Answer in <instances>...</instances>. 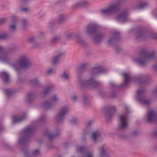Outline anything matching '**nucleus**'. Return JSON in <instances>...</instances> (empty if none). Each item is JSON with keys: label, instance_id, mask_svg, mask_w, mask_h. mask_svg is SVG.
Returning a JSON list of instances; mask_svg holds the SVG:
<instances>
[{"label": "nucleus", "instance_id": "obj_1", "mask_svg": "<svg viewBox=\"0 0 157 157\" xmlns=\"http://www.w3.org/2000/svg\"><path fill=\"white\" fill-rule=\"evenodd\" d=\"M11 60L0 59V63L12 66L17 71L28 67L31 64L29 59H18L15 63H12Z\"/></svg>", "mask_w": 157, "mask_h": 157}, {"label": "nucleus", "instance_id": "obj_2", "mask_svg": "<svg viewBox=\"0 0 157 157\" xmlns=\"http://www.w3.org/2000/svg\"><path fill=\"white\" fill-rule=\"evenodd\" d=\"M123 75L124 78L122 85V87L128 86L129 84L132 81L138 82L140 83H143L145 81L146 78V76L144 75L139 76L138 79L133 78L132 77L131 74L129 73H123Z\"/></svg>", "mask_w": 157, "mask_h": 157}, {"label": "nucleus", "instance_id": "obj_3", "mask_svg": "<svg viewBox=\"0 0 157 157\" xmlns=\"http://www.w3.org/2000/svg\"><path fill=\"white\" fill-rule=\"evenodd\" d=\"M96 26L91 24L87 27L86 31L88 35H94V40L95 42L98 43L101 40L102 36L100 34L96 33Z\"/></svg>", "mask_w": 157, "mask_h": 157}, {"label": "nucleus", "instance_id": "obj_4", "mask_svg": "<svg viewBox=\"0 0 157 157\" xmlns=\"http://www.w3.org/2000/svg\"><path fill=\"white\" fill-rule=\"evenodd\" d=\"M120 0H115L111 4L108 8L101 11V13L105 15H109L119 10Z\"/></svg>", "mask_w": 157, "mask_h": 157}, {"label": "nucleus", "instance_id": "obj_5", "mask_svg": "<svg viewBox=\"0 0 157 157\" xmlns=\"http://www.w3.org/2000/svg\"><path fill=\"white\" fill-rule=\"evenodd\" d=\"M125 112L120 116L121 122L119 128L121 129L128 127V117L129 113V108L128 106L125 107Z\"/></svg>", "mask_w": 157, "mask_h": 157}, {"label": "nucleus", "instance_id": "obj_6", "mask_svg": "<svg viewBox=\"0 0 157 157\" xmlns=\"http://www.w3.org/2000/svg\"><path fill=\"white\" fill-rule=\"evenodd\" d=\"M80 84L82 86H90L95 87L98 84V82L96 81L94 78H91L88 80H80Z\"/></svg>", "mask_w": 157, "mask_h": 157}, {"label": "nucleus", "instance_id": "obj_7", "mask_svg": "<svg viewBox=\"0 0 157 157\" xmlns=\"http://www.w3.org/2000/svg\"><path fill=\"white\" fill-rule=\"evenodd\" d=\"M144 93L145 90H138L137 92V99L142 104L148 105L150 103L151 101L145 99Z\"/></svg>", "mask_w": 157, "mask_h": 157}, {"label": "nucleus", "instance_id": "obj_8", "mask_svg": "<svg viewBox=\"0 0 157 157\" xmlns=\"http://www.w3.org/2000/svg\"><path fill=\"white\" fill-rule=\"evenodd\" d=\"M76 150L79 152L82 153L84 157H92V153L88 151V148L86 146L84 147H77Z\"/></svg>", "mask_w": 157, "mask_h": 157}, {"label": "nucleus", "instance_id": "obj_9", "mask_svg": "<svg viewBox=\"0 0 157 157\" xmlns=\"http://www.w3.org/2000/svg\"><path fill=\"white\" fill-rule=\"evenodd\" d=\"M58 98L56 94L54 95L52 98L49 100L44 102L43 104V107L46 109H49L53 103L57 101Z\"/></svg>", "mask_w": 157, "mask_h": 157}, {"label": "nucleus", "instance_id": "obj_10", "mask_svg": "<svg viewBox=\"0 0 157 157\" xmlns=\"http://www.w3.org/2000/svg\"><path fill=\"white\" fill-rule=\"evenodd\" d=\"M147 119L149 122L157 121V113L153 110H150L147 113Z\"/></svg>", "mask_w": 157, "mask_h": 157}, {"label": "nucleus", "instance_id": "obj_11", "mask_svg": "<svg viewBox=\"0 0 157 157\" xmlns=\"http://www.w3.org/2000/svg\"><path fill=\"white\" fill-rule=\"evenodd\" d=\"M128 16V13L125 11L119 14L117 17V21L120 23H124L126 21Z\"/></svg>", "mask_w": 157, "mask_h": 157}, {"label": "nucleus", "instance_id": "obj_12", "mask_svg": "<svg viewBox=\"0 0 157 157\" xmlns=\"http://www.w3.org/2000/svg\"><path fill=\"white\" fill-rule=\"evenodd\" d=\"M68 111V109L67 107H65L62 108L59 113L56 116L57 119L58 121H61L63 119L65 114Z\"/></svg>", "mask_w": 157, "mask_h": 157}, {"label": "nucleus", "instance_id": "obj_13", "mask_svg": "<svg viewBox=\"0 0 157 157\" xmlns=\"http://www.w3.org/2000/svg\"><path fill=\"white\" fill-rule=\"evenodd\" d=\"M12 22L10 25L9 28L10 30L13 32L15 31L17 29V18L15 16H12L11 17Z\"/></svg>", "mask_w": 157, "mask_h": 157}, {"label": "nucleus", "instance_id": "obj_14", "mask_svg": "<svg viewBox=\"0 0 157 157\" xmlns=\"http://www.w3.org/2000/svg\"><path fill=\"white\" fill-rule=\"evenodd\" d=\"M92 71L95 74L105 72L104 68L101 66L98 65H96L93 67Z\"/></svg>", "mask_w": 157, "mask_h": 157}, {"label": "nucleus", "instance_id": "obj_15", "mask_svg": "<svg viewBox=\"0 0 157 157\" xmlns=\"http://www.w3.org/2000/svg\"><path fill=\"white\" fill-rule=\"evenodd\" d=\"M0 78L6 82H9V75L5 71H2L0 73Z\"/></svg>", "mask_w": 157, "mask_h": 157}, {"label": "nucleus", "instance_id": "obj_16", "mask_svg": "<svg viewBox=\"0 0 157 157\" xmlns=\"http://www.w3.org/2000/svg\"><path fill=\"white\" fill-rule=\"evenodd\" d=\"M148 59H133V62L140 66H144L147 63Z\"/></svg>", "mask_w": 157, "mask_h": 157}, {"label": "nucleus", "instance_id": "obj_17", "mask_svg": "<svg viewBox=\"0 0 157 157\" xmlns=\"http://www.w3.org/2000/svg\"><path fill=\"white\" fill-rule=\"evenodd\" d=\"M34 129L33 126H29L23 131L24 133L27 135H30L32 133Z\"/></svg>", "mask_w": 157, "mask_h": 157}, {"label": "nucleus", "instance_id": "obj_18", "mask_svg": "<svg viewBox=\"0 0 157 157\" xmlns=\"http://www.w3.org/2000/svg\"><path fill=\"white\" fill-rule=\"evenodd\" d=\"M2 48L0 45V51L2 50ZM10 54L7 52H0V59H6L10 57Z\"/></svg>", "mask_w": 157, "mask_h": 157}, {"label": "nucleus", "instance_id": "obj_19", "mask_svg": "<svg viewBox=\"0 0 157 157\" xmlns=\"http://www.w3.org/2000/svg\"><path fill=\"white\" fill-rule=\"evenodd\" d=\"M26 117L25 114H23L21 117L18 118L17 116H13L12 117V122L13 124L21 121Z\"/></svg>", "mask_w": 157, "mask_h": 157}, {"label": "nucleus", "instance_id": "obj_20", "mask_svg": "<svg viewBox=\"0 0 157 157\" xmlns=\"http://www.w3.org/2000/svg\"><path fill=\"white\" fill-rule=\"evenodd\" d=\"M99 150L100 157H106L107 156V154H106V151L103 146L100 147L99 148Z\"/></svg>", "mask_w": 157, "mask_h": 157}, {"label": "nucleus", "instance_id": "obj_21", "mask_svg": "<svg viewBox=\"0 0 157 157\" xmlns=\"http://www.w3.org/2000/svg\"><path fill=\"white\" fill-rule=\"evenodd\" d=\"M100 135V133L98 131L94 132L92 135V139L94 141H96Z\"/></svg>", "mask_w": 157, "mask_h": 157}, {"label": "nucleus", "instance_id": "obj_22", "mask_svg": "<svg viewBox=\"0 0 157 157\" xmlns=\"http://www.w3.org/2000/svg\"><path fill=\"white\" fill-rule=\"evenodd\" d=\"M45 136H47L50 139H52L57 136L56 134H51L50 132L48 131H47L44 133Z\"/></svg>", "mask_w": 157, "mask_h": 157}, {"label": "nucleus", "instance_id": "obj_23", "mask_svg": "<svg viewBox=\"0 0 157 157\" xmlns=\"http://www.w3.org/2000/svg\"><path fill=\"white\" fill-rule=\"evenodd\" d=\"M142 53H144L145 56L149 58H156L155 52H153L149 54L143 52H142Z\"/></svg>", "mask_w": 157, "mask_h": 157}, {"label": "nucleus", "instance_id": "obj_24", "mask_svg": "<svg viewBox=\"0 0 157 157\" xmlns=\"http://www.w3.org/2000/svg\"><path fill=\"white\" fill-rule=\"evenodd\" d=\"M4 92L8 98L12 95L14 93L13 91L10 89H5Z\"/></svg>", "mask_w": 157, "mask_h": 157}, {"label": "nucleus", "instance_id": "obj_25", "mask_svg": "<svg viewBox=\"0 0 157 157\" xmlns=\"http://www.w3.org/2000/svg\"><path fill=\"white\" fill-rule=\"evenodd\" d=\"M64 55V53L62 52H57L55 56L54 59L62 58Z\"/></svg>", "mask_w": 157, "mask_h": 157}, {"label": "nucleus", "instance_id": "obj_26", "mask_svg": "<svg viewBox=\"0 0 157 157\" xmlns=\"http://www.w3.org/2000/svg\"><path fill=\"white\" fill-rule=\"evenodd\" d=\"M87 2L85 0H81L76 4V7H79L83 6L87 4Z\"/></svg>", "mask_w": 157, "mask_h": 157}, {"label": "nucleus", "instance_id": "obj_27", "mask_svg": "<svg viewBox=\"0 0 157 157\" xmlns=\"http://www.w3.org/2000/svg\"><path fill=\"white\" fill-rule=\"evenodd\" d=\"M116 111V109L114 106H111L109 107L106 109V111L109 114L113 113L114 112Z\"/></svg>", "mask_w": 157, "mask_h": 157}, {"label": "nucleus", "instance_id": "obj_28", "mask_svg": "<svg viewBox=\"0 0 157 157\" xmlns=\"http://www.w3.org/2000/svg\"><path fill=\"white\" fill-rule=\"evenodd\" d=\"M60 38L61 37L59 36H55L52 38L51 41L52 43H55L59 40Z\"/></svg>", "mask_w": 157, "mask_h": 157}, {"label": "nucleus", "instance_id": "obj_29", "mask_svg": "<svg viewBox=\"0 0 157 157\" xmlns=\"http://www.w3.org/2000/svg\"><path fill=\"white\" fill-rule=\"evenodd\" d=\"M119 32L117 33H116L114 35L112 36L109 39V43H110L111 41L113 40H114L115 39H116L117 37V36H118V34H119Z\"/></svg>", "mask_w": 157, "mask_h": 157}, {"label": "nucleus", "instance_id": "obj_30", "mask_svg": "<svg viewBox=\"0 0 157 157\" xmlns=\"http://www.w3.org/2000/svg\"><path fill=\"white\" fill-rule=\"evenodd\" d=\"M34 96L35 95L33 93H32L28 94L27 98L28 101H30L34 98Z\"/></svg>", "mask_w": 157, "mask_h": 157}, {"label": "nucleus", "instance_id": "obj_31", "mask_svg": "<svg viewBox=\"0 0 157 157\" xmlns=\"http://www.w3.org/2000/svg\"><path fill=\"white\" fill-rule=\"evenodd\" d=\"M30 82L33 85H37L39 83V81L37 78H36L31 80Z\"/></svg>", "mask_w": 157, "mask_h": 157}, {"label": "nucleus", "instance_id": "obj_32", "mask_svg": "<svg viewBox=\"0 0 157 157\" xmlns=\"http://www.w3.org/2000/svg\"><path fill=\"white\" fill-rule=\"evenodd\" d=\"M66 19L65 16L63 14H60L59 17V21L60 22H61L64 21Z\"/></svg>", "mask_w": 157, "mask_h": 157}, {"label": "nucleus", "instance_id": "obj_33", "mask_svg": "<svg viewBox=\"0 0 157 157\" xmlns=\"http://www.w3.org/2000/svg\"><path fill=\"white\" fill-rule=\"evenodd\" d=\"M51 86L48 87L46 88L44 92V95H46L48 93H49L51 89Z\"/></svg>", "mask_w": 157, "mask_h": 157}, {"label": "nucleus", "instance_id": "obj_34", "mask_svg": "<svg viewBox=\"0 0 157 157\" xmlns=\"http://www.w3.org/2000/svg\"><path fill=\"white\" fill-rule=\"evenodd\" d=\"M73 36V34L71 33H68L66 34L65 37L68 39H71Z\"/></svg>", "mask_w": 157, "mask_h": 157}, {"label": "nucleus", "instance_id": "obj_35", "mask_svg": "<svg viewBox=\"0 0 157 157\" xmlns=\"http://www.w3.org/2000/svg\"><path fill=\"white\" fill-rule=\"evenodd\" d=\"M62 77L65 79H68L69 76L66 73L64 72L62 75Z\"/></svg>", "mask_w": 157, "mask_h": 157}, {"label": "nucleus", "instance_id": "obj_36", "mask_svg": "<svg viewBox=\"0 0 157 157\" xmlns=\"http://www.w3.org/2000/svg\"><path fill=\"white\" fill-rule=\"evenodd\" d=\"M40 153L39 150L38 149H36L33 151L32 152V154L34 155H38Z\"/></svg>", "mask_w": 157, "mask_h": 157}, {"label": "nucleus", "instance_id": "obj_37", "mask_svg": "<svg viewBox=\"0 0 157 157\" xmlns=\"http://www.w3.org/2000/svg\"><path fill=\"white\" fill-rule=\"evenodd\" d=\"M28 58V56L25 54L22 55L20 56V59H27Z\"/></svg>", "mask_w": 157, "mask_h": 157}, {"label": "nucleus", "instance_id": "obj_38", "mask_svg": "<svg viewBox=\"0 0 157 157\" xmlns=\"http://www.w3.org/2000/svg\"><path fill=\"white\" fill-rule=\"evenodd\" d=\"M87 66V64L85 63L82 64L80 66V68L81 70L83 69Z\"/></svg>", "mask_w": 157, "mask_h": 157}, {"label": "nucleus", "instance_id": "obj_39", "mask_svg": "<svg viewBox=\"0 0 157 157\" xmlns=\"http://www.w3.org/2000/svg\"><path fill=\"white\" fill-rule=\"evenodd\" d=\"M146 5H147V4L146 3H144V4H141V5L140 6H138L137 7V8L138 9H142Z\"/></svg>", "mask_w": 157, "mask_h": 157}, {"label": "nucleus", "instance_id": "obj_40", "mask_svg": "<svg viewBox=\"0 0 157 157\" xmlns=\"http://www.w3.org/2000/svg\"><path fill=\"white\" fill-rule=\"evenodd\" d=\"M54 72V70L52 68H50L47 71V73L48 74L52 73Z\"/></svg>", "mask_w": 157, "mask_h": 157}, {"label": "nucleus", "instance_id": "obj_41", "mask_svg": "<svg viewBox=\"0 0 157 157\" xmlns=\"http://www.w3.org/2000/svg\"><path fill=\"white\" fill-rule=\"evenodd\" d=\"M6 34H0V39H3L5 38L6 37Z\"/></svg>", "mask_w": 157, "mask_h": 157}, {"label": "nucleus", "instance_id": "obj_42", "mask_svg": "<svg viewBox=\"0 0 157 157\" xmlns=\"http://www.w3.org/2000/svg\"><path fill=\"white\" fill-rule=\"evenodd\" d=\"M110 85L111 87H115L117 86V85L113 82H110Z\"/></svg>", "mask_w": 157, "mask_h": 157}, {"label": "nucleus", "instance_id": "obj_43", "mask_svg": "<svg viewBox=\"0 0 157 157\" xmlns=\"http://www.w3.org/2000/svg\"><path fill=\"white\" fill-rule=\"evenodd\" d=\"M27 22V21L26 19H24L22 20L21 21V24L22 25H23L24 26Z\"/></svg>", "mask_w": 157, "mask_h": 157}, {"label": "nucleus", "instance_id": "obj_44", "mask_svg": "<svg viewBox=\"0 0 157 157\" xmlns=\"http://www.w3.org/2000/svg\"><path fill=\"white\" fill-rule=\"evenodd\" d=\"M28 0H21V3L22 4H25L28 2Z\"/></svg>", "mask_w": 157, "mask_h": 157}, {"label": "nucleus", "instance_id": "obj_45", "mask_svg": "<svg viewBox=\"0 0 157 157\" xmlns=\"http://www.w3.org/2000/svg\"><path fill=\"white\" fill-rule=\"evenodd\" d=\"M6 21V19L5 18H2L0 19V24L2 23L5 22Z\"/></svg>", "mask_w": 157, "mask_h": 157}, {"label": "nucleus", "instance_id": "obj_46", "mask_svg": "<svg viewBox=\"0 0 157 157\" xmlns=\"http://www.w3.org/2000/svg\"><path fill=\"white\" fill-rule=\"evenodd\" d=\"M34 40V38L33 37H31L28 39V41L29 42L31 43L33 42Z\"/></svg>", "mask_w": 157, "mask_h": 157}, {"label": "nucleus", "instance_id": "obj_47", "mask_svg": "<svg viewBox=\"0 0 157 157\" xmlns=\"http://www.w3.org/2000/svg\"><path fill=\"white\" fill-rule=\"evenodd\" d=\"M21 11L24 12H27L28 11V9L27 8H22Z\"/></svg>", "mask_w": 157, "mask_h": 157}, {"label": "nucleus", "instance_id": "obj_48", "mask_svg": "<svg viewBox=\"0 0 157 157\" xmlns=\"http://www.w3.org/2000/svg\"><path fill=\"white\" fill-rule=\"evenodd\" d=\"M59 59H53L52 63L54 64H56L58 62Z\"/></svg>", "mask_w": 157, "mask_h": 157}, {"label": "nucleus", "instance_id": "obj_49", "mask_svg": "<svg viewBox=\"0 0 157 157\" xmlns=\"http://www.w3.org/2000/svg\"><path fill=\"white\" fill-rule=\"evenodd\" d=\"M76 96L75 95H74L73 96H72L71 98L74 101L75 100H76Z\"/></svg>", "mask_w": 157, "mask_h": 157}, {"label": "nucleus", "instance_id": "obj_50", "mask_svg": "<svg viewBox=\"0 0 157 157\" xmlns=\"http://www.w3.org/2000/svg\"><path fill=\"white\" fill-rule=\"evenodd\" d=\"M24 141V140H23V139H20L18 141V143H22Z\"/></svg>", "mask_w": 157, "mask_h": 157}, {"label": "nucleus", "instance_id": "obj_51", "mask_svg": "<svg viewBox=\"0 0 157 157\" xmlns=\"http://www.w3.org/2000/svg\"><path fill=\"white\" fill-rule=\"evenodd\" d=\"M92 122L91 121H89L87 124V125L88 126H89L90 124H92Z\"/></svg>", "mask_w": 157, "mask_h": 157}, {"label": "nucleus", "instance_id": "obj_52", "mask_svg": "<svg viewBox=\"0 0 157 157\" xmlns=\"http://www.w3.org/2000/svg\"><path fill=\"white\" fill-rule=\"evenodd\" d=\"M3 128V127L2 126H0V132L2 131V129Z\"/></svg>", "mask_w": 157, "mask_h": 157}, {"label": "nucleus", "instance_id": "obj_53", "mask_svg": "<svg viewBox=\"0 0 157 157\" xmlns=\"http://www.w3.org/2000/svg\"><path fill=\"white\" fill-rule=\"evenodd\" d=\"M154 134L155 135H157V131H155L154 132Z\"/></svg>", "mask_w": 157, "mask_h": 157}, {"label": "nucleus", "instance_id": "obj_54", "mask_svg": "<svg viewBox=\"0 0 157 157\" xmlns=\"http://www.w3.org/2000/svg\"><path fill=\"white\" fill-rule=\"evenodd\" d=\"M154 67V68H156V67H157V65H154V66H153Z\"/></svg>", "mask_w": 157, "mask_h": 157}, {"label": "nucleus", "instance_id": "obj_55", "mask_svg": "<svg viewBox=\"0 0 157 157\" xmlns=\"http://www.w3.org/2000/svg\"><path fill=\"white\" fill-rule=\"evenodd\" d=\"M154 92L155 93H157V88L155 90H154Z\"/></svg>", "mask_w": 157, "mask_h": 157}, {"label": "nucleus", "instance_id": "obj_56", "mask_svg": "<svg viewBox=\"0 0 157 157\" xmlns=\"http://www.w3.org/2000/svg\"><path fill=\"white\" fill-rule=\"evenodd\" d=\"M133 134H135L136 133V132H133Z\"/></svg>", "mask_w": 157, "mask_h": 157}, {"label": "nucleus", "instance_id": "obj_57", "mask_svg": "<svg viewBox=\"0 0 157 157\" xmlns=\"http://www.w3.org/2000/svg\"><path fill=\"white\" fill-rule=\"evenodd\" d=\"M82 140H85V138H82Z\"/></svg>", "mask_w": 157, "mask_h": 157}, {"label": "nucleus", "instance_id": "obj_58", "mask_svg": "<svg viewBox=\"0 0 157 157\" xmlns=\"http://www.w3.org/2000/svg\"><path fill=\"white\" fill-rule=\"evenodd\" d=\"M77 42L79 43H80V41H79L78 40H77Z\"/></svg>", "mask_w": 157, "mask_h": 157}, {"label": "nucleus", "instance_id": "obj_59", "mask_svg": "<svg viewBox=\"0 0 157 157\" xmlns=\"http://www.w3.org/2000/svg\"><path fill=\"white\" fill-rule=\"evenodd\" d=\"M71 122H72V123H74V121H73V120H72V121H71Z\"/></svg>", "mask_w": 157, "mask_h": 157}, {"label": "nucleus", "instance_id": "obj_60", "mask_svg": "<svg viewBox=\"0 0 157 157\" xmlns=\"http://www.w3.org/2000/svg\"><path fill=\"white\" fill-rule=\"evenodd\" d=\"M83 134L84 135H85V133H83Z\"/></svg>", "mask_w": 157, "mask_h": 157}, {"label": "nucleus", "instance_id": "obj_61", "mask_svg": "<svg viewBox=\"0 0 157 157\" xmlns=\"http://www.w3.org/2000/svg\"><path fill=\"white\" fill-rule=\"evenodd\" d=\"M139 38V37H137V38Z\"/></svg>", "mask_w": 157, "mask_h": 157}]
</instances>
